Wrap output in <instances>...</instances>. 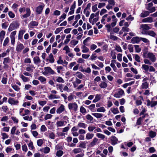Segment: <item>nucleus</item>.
Instances as JSON below:
<instances>
[{"instance_id":"f257e3e1","label":"nucleus","mask_w":157,"mask_h":157,"mask_svg":"<svg viewBox=\"0 0 157 157\" xmlns=\"http://www.w3.org/2000/svg\"><path fill=\"white\" fill-rule=\"evenodd\" d=\"M143 57L148 58L152 62H155L156 60L155 56L151 52H148L147 51H144L143 52Z\"/></svg>"},{"instance_id":"f03ea898","label":"nucleus","mask_w":157,"mask_h":157,"mask_svg":"<svg viewBox=\"0 0 157 157\" xmlns=\"http://www.w3.org/2000/svg\"><path fill=\"white\" fill-rule=\"evenodd\" d=\"M25 11H26V13L21 16V17L22 19L26 18L30 15L31 11L29 8H25V7H22L19 9V11L20 13L24 12Z\"/></svg>"},{"instance_id":"7ed1b4c3","label":"nucleus","mask_w":157,"mask_h":157,"mask_svg":"<svg viewBox=\"0 0 157 157\" xmlns=\"http://www.w3.org/2000/svg\"><path fill=\"white\" fill-rule=\"evenodd\" d=\"M19 26V24L17 21H13L11 23L9 26L8 30L9 32H11L14 29H17Z\"/></svg>"},{"instance_id":"20e7f679","label":"nucleus","mask_w":157,"mask_h":157,"mask_svg":"<svg viewBox=\"0 0 157 157\" xmlns=\"http://www.w3.org/2000/svg\"><path fill=\"white\" fill-rule=\"evenodd\" d=\"M140 29L142 34H145L148 31L147 30L150 29L151 28L147 24H141L140 26Z\"/></svg>"},{"instance_id":"39448f33","label":"nucleus","mask_w":157,"mask_h":157,"mask_svg":"<svg viewBox=\"0 0 157 157\" xmlns=\"http://www.w3.org/2000/svg\"><path fill=\"white\" fill-rule=\"evenodd\" d=\"M68 106L69 109L71 111L76 112L78 110V105L75 102L70 103Z\"/></svg>"},{"instance_id":"423d86ee","label":"nucleus","mask_w":157,"mask_h":157,"mask_svg":"<svg viewBox=\"0 0 157 157\" xmlns=\"http://www.w3.org/2000/svg\"><path fill=\"white\" fill-rule=\"evenodd\" d=\"M124 94V90L121 89H118L117 90L114 96L116 98H120Z\"/></svg>"},{"instance_id":"0eeeda50","label":"nucleus","mask_w":157,"mask_h":157,"mask_svg":"<svg viewBox=\"0 0 157 157\" xmlns=\"http://www.w3.org/2000/svg\"><path fill=\"white\" fill-rule=\"evenodd\" d=\"M108 4L106 6V8L108 10L112 9L115 4L114 0H108Z\"/></svg>"},{"instance_id":"6e6552de","label":"nucleus","mask_w":157,"mask_h":157,"mask_svg":"<svg viewBox=\"0 0 157 157\" xmlns=\"http://www.w3.org/2000/svg\"><path fill=\"white\" fill-rule=\"evenodd\" d=\"M147 106H150L152 108L156 105H157V101H150L149 99H148L147 101Z\"/></svg>"},{"instance_id":"1a4fd4ad","label":"nucleus","mask_w":157,"mask_h":157,"mask_svg":"<svg viewBox=\"0 0 157 157\" xmlns=\"http://www.w3.org/2000/svg\"><path fill=\"white\" fill-rule=\"evenodd\" d=\"M8 102L11 105H17L19 103V101L17 100H15L14 99L10 98L8 100Z\"/></svg>"},{"instance_id":"9d476101","label":"nucleus","mask_w":157,"mask_h":157,"mask_svg":"<svg viewBox=\"0 0 157 157\" xmlns=\"http://www.w3.org/2000/svg\"><path fill=\"white\" fill-rule=\"evenodd\" d=\"M44 70L47 72V73H48L51 75L56 74V73L51 68L49 67H45L44 68Z\"/></svg>"},{"instance_id":"9b49d317","label":"nucleus","mask_w":157,"mask_h":157,"mask_svg":"<svg viewBox=\"0 0 157 157\" xmlns=\"http://www.w3.org/2000/svg\"><path fill=\"white\" fill-rule=\"evenodd\" d=\"M24 48V46L23 44L21 43H20L17 45L16 50L17 52H20Z\"/></svg>"},{"instance_id":"f8f14e48","label":"nucleus","mask_w":157,"mask_h":157,"mask_svg":"<svg viewBox=\"0 0 157 157\" xmlns=\"http://www.w3.org/2000/svg\"><path fill=\"white\" fill-rule=\"evenodd\" d=\"M141 37L136 36L133 37L131 40V42L133 44L138 43L141 41Z\"/></svg>"},{"instance_id":"ddd939ff","label":"nucleus","mask_w":157,"mask_h":157,"mask_svg":"<svg viewBox=\"0 0 157 157\" xmlns=\"http://www.w3.org/2000/svg\"><path fill=\"white\" fill-rule=\"evenodd\" d=\"M150 14V12L146 10L143 11L140 14V17H141L144 18L148 16Z\"/></svg>"},{"instance_id":"4468645a","label":"nucleus","mask_w":157,"mask_h":157,"mask_svg":"<svg viewBox=\"0 0 157 157\" xmlns=\"http://www.w3.org/2000/svg\"><path fill=\"white\" fill-rule=\"evenodd\" d=\"M111 144L113 145H114L117 143L118 139L114 136H112L111 138Z\"/></svg>"},{"instance_id":"2eb2a0df","label":"nucleus","mask_w":157,"mask_h":157,"mask_svg":"<svg viewBox=\"0 0 157 157\" xmlns=\"http://www.w3.org/2000/svg\"><path fill=\"white\" fill-rule=\"evenodd\" d=\"M98 140V139L97 138H94L92 142L90 143V146L92 147L96 145L97 144Z\"/></svg>"},{"instance_id":"dca6fc26","label":"nucleus","mask_w":157,"mask_h":157,"mask_svg":"<svg viewBox=\"0 0 157 157\" xmlns=\"http://www.w3.org/2000/svg\"><path fill=\"white\" fill-rule=\"evenodd\" d=\"M142 21L144 23H151L153 21V19L152 17H149L143 19Z\"/></svg>"},{"instance_id":"f3484780","label":"nucleus","mask_w":157,"mask_h":157,"mask_svg":"<svg viewBox=\"0 0 157 157\" xmlns=\"http://www.w3.org/2000/svg\"><path fill=\"white\" fill-rule=\"evenodd\" d=\"M44 6L42 5H40L38 6L36 10V12L38 14H40L43 10Z\"/></svg>"},{"instance_id":"a211bd4d","label":"nucleus","mask_w":157,"mask_h":157,"mask_svg":"<svg viewBox=\"0 0 157 157\" xmlns=\"http://www.w3.org/2000/svg\"><path fill=\"white\" fill-rule=\"evenodd\" d=\"M28 67L26 68V70L29 72H32L33 70L35 68V67L32 65H29Z\"/></svg>"},{"instance_id":"6ab92c4d","label":"nucleus","mask_w":157,"mask_h":157,"mask_svg":"<svg viewBox=\"0 0 157 157\" xmlns=\"http://www.w3.org/2000/svg\"><path fill=\"white\" fill-rule=\"evenodd\" d=\"M64 106L63 105H61L56 110V112L57 113L60 114L64 110Z\"/></svg>"},{"instance_id":"aec40b11","label":"nucleus","mask_w":157,"mask_h":157,"mask_svg":"<svg viewBox=\"0 0 157 157\" xmlns=\"http://www.w3.org/2000/svg\"><path fill=\"white\" fill-rule=\"evenodd\" d=\"M78 42V40H73L71 41L70 43V46L71 47L73 48L75 46Z\"/></svg>"},{"instance_id":"412c9836","label":"nucleus","mask_w":157,"mask_h":157,"mask_svg":"<svg viewBox=\"0 0 157 157\" xmlns=\"http://www.w3.org/2000/svg\"><path fill=\"white\" fill-rule=\"evenodd\" d=\"M101 97V94H97L96 95L95 98L93 101L94 103L100 100Z\"/></svg>"},{"instance_id":"4be33fe9","label":"nucleus","mask_w":157,"mask_h":157,"mask_svg":"<svg viewBox=\"0 0 157 157\" xmlns=\"http://www.w3.org/2000/svg\"><path fill=\"white\" fill-rule=\"evenodd\" d=\"M38 23L36 21H32L29 24V27L30 28H33V26H37Z\"/></svg>"},{"instance_id":"5701e85b","label":"nucleus","mask_w":157,"mask_h":157,"mask_svg":"<svg viewBox=\"0 0 157 157\" xmlns=\"http://www.w3.org/2000/svg\"><path fill=\"white\" fill-rule=\"evenodd\" d=\"M60 98L59 96L53 94H50L48 96V98L49 99L51 100L54 99H58Z\"/></svg>"},{"instance_id":"b1692460","label":"nucleus","mask_w":157,"mask_h":157,"mask_svg":"<svg viewBox=\"0 0 157 157\" xmlns=\"http://www.w3.org/2000/svg\"><path fill=\"white\" fill-rule=\"evenodd\" d=\"M25 32V31L24 30H21L19 31L18 36L19 40H21L22 39L23 35Z\"/></svg>"},{"instance_id":"393cba45","label":"nucleus","mask_w":157,"mask_h":157,"mask_svg":"<svg viewBox=\"0 0 157 157\" xmlns=\"http://www.w3.org/2000/svg\"><path fill=\"white\" fill-rule=\"evenodd\" d=\"M5 34L6 32L2 30L1 31L0 33V40L1 42L2 41Z\"/></svg>"},{"instance_id":"a878e982","label":"nucleus","mask_w":157,"mask_h":157,"mask_svg":"<svg viewBox=\"0 0 157 157\" xmlns=\"http://www.w3.org/2000/svg\"><path fill=\"white\" fill-rule=\"evenodd\" d=\"M33 60L34 63L36 64H38L40 63L41 62V60L38 56L34 57Z\"/></svg>"},{"instance_id":"bb28decb","label":"nucleus","mask_w":157,"mask_h":157,"mask_svg":"<svg viewBox=\"0 0 157 157\" xmlns=\"http://www.w3.org/2000/svg\"><path fill=\"white\" fill-rule=\"evenodd\" d=\"M82 150L80 148H76L73 150L72 152L75 154H77L78 153L81 152Z\"/></svg>"},{"instance_id":"cd10ccee","label":"nucleus","mask_w":157,"mask_h":157,"mask_svg":"<svg viewBox=\"0 0 157 157\" xmlns=\"http://www.w3.org/2000/svg\"><path fill=\"white\" fill-rule=\"evenodd\" d=\"M100 88L103 89L105 88L107 86V84L104 81H102L99 84Z\"/></svg>"},{"instance_id":"c85d7f7f","label":"nucleus","mask_w":157,"mask_h":157,"mask_svg":"<svg viewBox=\"0 0 157 157\" xmlns=\"http://www.w3.org/2000/svg\"><path fill=\"white\" fill-rule=\"evenodd\" d=\"M145 35H148L153 37H155L156 35L155 32L152 30L148 31Z\"/></svg>"},{"instance_id":"c756f323","label":"nucleus","mask_w":157,"mask_h":157,"mask_svg":"<svg viewBox=\"0 0 157 157\" xmlns=\"http://www.w3.org/2000/svg\"><path fill=\"white\" fill-rule=\"evenodd\" d=\"M49 61L50 63H51L54 62L55 59L52 53H50L49 55Z\"/></svg>"},{"instance_id":"7c9ffc66","label":"nucleus","mask_w":157,"mask_h":157,"mask_svg":"<svg viewBox=\"0 0 157 157\" xmlns=\"http://www.w3.org/2000/svg\"><path fill=\"white\" fill-rule=\"evenodd\" d=\"M149 66L146 64H143L142 66V68L144 70L145 72L148 71L149 69Z\"/></svg>"},{"instance_id":"2f4dec72","label":"nucleus","mask_w":157,"mask_h":157,"mask_svg":"<svg viewBox=\"0 0 157 157\" xmlns=\"http://www.w3.org/2000/svg\"><path fill=\"white\" fill-rule=\"evenodd\" d=\"M92 114L97 118H101L103 117V114L100 113H92Z\"/></svg>"},{"instance_id":"473e14b6","label":"nucleus","mask_w":157,"mask_h":157,"mask_svg":"<svg viewBox=\"0 0 157 157\" xmlns=\"http://www.w3.org/2000/svg\"><path fill=\"white\" fill-rule=\"evenodd\" d=\"M87 126V124H86L82 123V122H79L77 126L79 128H86Z\"/></svg>"},{"instance_id":"72a5a7b5","label":"nucleus","mask_w":157,"mask_h":157,"mask_svg":"<svg viewBox=\"0 0 157 157\" xmlns=\"http://www.w3.org/2000/svg\"><path fill=\"white\" fill-rule=\"evenodd\" d=\"M94 136L93 134H91L90 133H87L86 135V140H90Z\"/></svg>"},{"instance_id":"f704fd0d","label":"nucleus","mask_w":157,"mask_h":157,"mask_svg":"<svg viewBox=\"0 0 157 157\" xmlns=\"http://www.w3.org/2000/svg\"><path fill=\"white\" fill-rule=\"evenodd\" d=\"M64 121H58L56 123L57 127H62L64 125Z\"/></svg>"},{"instance_id":"c9c22d12","label":"nucleus","mask_w":157,"mask_h":157,"mask_svg":"<svg viewBox=\"0 0 157 157\" xmlns=\"http://www.w3.org/2000/svg\"><path fill=\"white\" fill-rule=\"evenodd\" d=\"M56 78V81L59 83H64V81L63 79L61 77H57Z\"/></svg>"},{"instance_id":"e433bc0d","label":"nucleus","mask_w":157,"mask_h":157,"mask_svg":"<svg viewBox=\"0 0 157 157\" xmlns=\"http://www.w3.org/2000/svg\"><path fill=\"white\" fill-rule=\"evenodd\" d=\"M96 136L98 138L101 139L102 140H104L105 137V136L104 135L100 133H98L96 134Z\"/></svg>"},{"instance_id":"4c0bfd02","label":"nucleus","mask_w":157,"mask_h":157,"mask_svg":"<svg viewBox=\"0 0 157 157\" xmlns=\"http://www.w3.org/2000/svg\"><path fill=\"white\" fill-rule=\"evenodd\" d=\"M81 82V81L78 79L77 78H76L75 81L73 82V84L75 87H76V84H79Z\"/></svg>"},{"instance_id":"58836bf2","label":"nucleus","mask_w":157,"mask_h":157,"mask_svg":"<svg viewBox=\"0 0 157 157\" xmlns=\"http://www.w3.org/2000/svg\"><path fill=\"white\" fill-rule=\"evenodd\" d=\"M28 146L29 149L33 150L35 149V147L33 145V142L31 141H30L29 143L28 144Z\"/></svg>"},{"instance_id":"ea45409f","label":"nucleus","mask_w":157,"mask_h":157,"mask_svg":"<svg viewBox=\"0 0 157 157\" xmlns=\"http://www.w3.org/2000/svg\"><path fill=\"white\" fill-rule=\"evenodd\" d=\"M38 79L40 80L41 82L45 83V82L46 80V79L44 77L42 76H39L38 78Z\"/></svg>"},{"instance_id":"a19ab883","label":"nucleus","mask_w":157,"mask_h":157,"mask_svg":"<svg viewBox=\"0 0 157 157\" xmlns=\"http://www.w3.org/2000/svg\"><path fill=\"white\" fill-rule=\"evenodd\" d=\"M105 111L106 110L104 107H99L97 110V112H105Z\"/></svg>"},{"instance_id":"79ce46f5","label":"nucleus","mask_w":157,"mask_h":157,"mask_svg":"<svg viewBox=\"0 0 157 157\" xmlns=\"http://www.w3.org/2000/svg\"><path fill=\"white\" fill-rule=\"evenodd\" d=\"M141 87L142 89H147L148 87V84L147 82L142 83Z\"/></svg>"},{"instance_id":"37998d69","label":"nucleus","mask_w":157,"mask_h":157,"mask_svg":"<svg viewBox=\"0 0 157 157\" xmlns=\"http://www.w3.org/2000/svg\"><path fill=\"white\" fill-rule=\"evenodd\" d=\"M20 77L24 82H26L29 80V79L28 78L25 77L23 75H20Z\"/></svg>"},{"instance_id":"c03bdc74","label":"nucleus","mask_w":157,"mask_h":157,"mask_svg":"<svg viewBox=\"0 0 157 157\" xmlns=\"http://www.w3.org/2000/svg\"><path fill=\"white\" fill-rule=\"evenodd\" d=\"M112 112L114 114H116L119 113V111L117 108H113L111 109Z\"/></svg>"},{"instance_id":"a18cd8bd","label":"nucleus","mask_w":157,"mask_h":157,"mask_svg":"<svg viewBox=\"0 0 157 157\" xmlns=\"http://www.w3.org/2000/svg\"><path fill=\"white\" fill-rule=\"evenodd\" d=\"M82 52L83 53L87 52L89 51L88 48L85 46H83L82 47Z\"/></svg>"},{"instance_id":"49530a36","label":"nucleus","mask_w":157,"mask_h":157,"mask_svg":"<svg viewBox=\"0 0 157 157\" xmlns=\"http://www.w3.org/2000/svg\"><path fill=\"white\" fill-rule=\"evenodd\" d=\"M156 135V133L152 131L150 132L149 133V136L151 138H153L155 137Z\"/></svg>"},{"instance_id":"de8ad7c7","label":"nucleus","mask_w":157,"mask_h":157,"mask_svg":"<svg viewBox=\"0 0 157 157\" xmlns=\"http://www.w3.org/2000/svg\"><path fill=\"white\" fill-rule=\"evenodd\" d=\"M49 137L52 139H54L55 138V134L52 132H50L48 133Z\"/></svg>"},{"instance_id":"09e8293b","label":"nucleus","mask_w":157,"mask_h":157,"mask_svg":"<svg viewBox=\"0 0 157 157\" xmlns=\"http://www.w3.org/2000/svg\"><path fill=\"white\" fill-rule=\"evenodd\" d=\"M9 41L10 40L9 38L8 37H6L4 40L3 46H6L9 43Z\"/></svg>"},{"instance_id":"8fccbe9b","label":"nucleus","mask_w":157,"mask_h":157,"mask_svg":"<svg viewBox=\"0 0 157 157\" xmlns=\"http://www.w3.org/2000/svg\"><path fill=\"white\" fill-rule=\"evenodd\" d=\"M79 147L83 148H85L86 147V143L85 142H82L80 144Z\"/></svg>"},{"instance_id":"3c124183","label":"nucleus","mask_w":157,"mask_h":157,"mask_svg":"<svg viewBox=\"0 0 157 157\" xmlns=\"http://www.w3.org/2000/svg\"><path fill=\"white\" fill-rule=\"evenodd\" d=\"M63 50L66 51V53L68 54L70 52V49L67 45L65 46L63 48Z\"/></svg>"},{"instance_id":"603ef678","label":"nucleus","mask_w":157,"mask_h":157,"mask_svg":"<svg viewBox=\"0 0 157 157\" xmlns=\"http://www.w3.org/2000/svg\"><path fill=\"white\" fill-rule=\"evenodd\" d=\"M136 52H140L141 51V49L139 47V46L138 45H134Z\"/></svg>"},{"instance_id":"864d4df0","label":"nucleus","mask_w":157,"mask_h":157,"mask_svg":"<svg viewBox=\"0 0 157 157\" xmlns=\"http://www.w3.org/2000/svg\"><path fill=\"white\" fill-rule=\"evenodd\" d=\"M86 118L90 121H92L93 120V118L90 114H87L86 116Z\"/></svg>"},{"instance_id":"5fc2aeb1","label":"nucleus","mask_w":157,"mask_h":157,"mask_svg":"<svg viewBox=\"0 0 157 157\" xmlns=\"http://www.w3.org/2000/svg\"><path fill=\"white\" fill-rule=\"evenodd\" d=\"M9 25V24L8 22H6L3 23L2 24V27L3 29H6Z\"/></svg>"},{"instance_id":"6e6d98bb","label":"nucleus","mask_w":157,"mask_h":157,"mask_svg":"<svg viewBox=\"0 0 157 157\" xmlns=\"http://www.w3.org/2000/svg\"><path fill=\"white\" fill-rule=\"evenodd\" d=\"M63 153V152L61 150L58 151L56 153V155L58 157H61L62 156Z\"/></svg>"},{"instance_id":"4d7b16f0","label":"nucleus","mask_w":157,"mask_h":157,"mask_svg":"<svg viewBox=\"0 0 157 157\" xmlns=\"http://www.w3.org/2000/svg\"><path fill=\"white\" fill-rule=\"evenodd\" d=\"M134 58L135 60L138 62H140V57L137 54L134 55Z\"/></svg>"},{"instance_id":"13d9d810","label":"nucleus","mask_w":157,"mask_h":157,"mask_svg":"<svg viewBox=\"0 0 157 157\" xmlns=\"http://www.w3.org/2000/svg\"><path fill=\"white\" fill-rule=\"evenodd\" d=\"M76 76L80 79H82L83 77L82 74L79 72H76Z\"/></svg>"},{"instance_id":"bf43d9fd","label":"nucleus","mask_w":157,"mask_h":157,"mask_svg":"<svg viewBox=\"0 0 157 157\" xmlns=\"http://www.w3.org/2000/svg\"><path fill=\"white\" fill-rule=\"evenodd\" d=\"M10 60V59L9 57L5 58L4 59V61L3 64L5 65V64L8 63H9Z\"/></svg>"},{"instance_id":"052dcab7","label":"nucleus","mask_w":157,"mask_h":157,"mask_svg":"<svg viewBox=\"0 0 157 157\" xmlns=\"http://www.w3.org/2000/svg\"><path fill=\"white\" fill-rule=\"evenodd\" d=\"M80 111L82 113H86V109L82 106L80 107Z\"/></svg>"},{"instance_id":"680f3d73","label":"nucleus","mask_w":157,"mask_h":157,"mask_svg":"<svg viewBox=\"0 0 157 157\" xmlns=\"http://www.w3.org/2000/svg\"><path fill=\"white\" fill-rule=\"evenodd\" d=\"M37 145L40 147L41 146L43 143V141L42 139H40L37 140Z\"/></svg>"},{"instance_id":"e2e57ef3","label":"nucleus","mask_w":157,"mask_h":157,"mask_svg":"<svg viewBox=\"0 0 157 157\" xmlns=\"http://www.w3.org/2000/svg\"><path fill=\"white\" fill-rule=\"evenodd\" d=\"M8 15L11 18H14L15 16L14 14L11 11H10L9 12Z\"/></svg>"},{"instance_id":"0e129e2a","label":"nucleus","mask_w":157,"mask_h":157,"mask_svg":"<svg viewBox=\"0 0 157 157\" xmlns=\"http://www.w3.org/2000/svg\"><path fill=\"white\" fill-rule=\"evenodd\" d=\"M50 150V148L48 147H46L44 149L43 152L44 153H48L49 152Z\"/></svg>"},{"instance_id":"69168bd1","label":"nucleus","mask_w":157,"mask_h":157,"mask_svg":"<svg viewBox=\"0 0 157 157\" xmlns=\"http://www.w3.org/2000/svg\"><path fill=\"white\" fill-rule=\"evenodd\" d=\"M128 49L130 52H133V45L132 44H129L128 45Z\"/></svg>"},{"instance_id":"338daca9","label":"nucleus","mask_w":157,"mask_h":157,"mask_svg":"<svg viewBox=\"0 0 157 157\" xmlns=\"http://www.w3.org/2000/svg\"><path fill=\"white\" fill-rule=\"evenodd\" d=\"M144 63L146 64H148L151 65L152 64L151 62L149 59H144Z\"/></svg>"},{"instance_id":"774afa93","label":"nucleus","mask_w":157,"mask_h":157,"mask_svg":"<svg viewBox=\"0 0 157 157\" xmlns=\"http://www.w3.org/2000/svg\"><path fill=\"white\" fill-rule=\"evenodd\" d=\"M63 28V27H61L57 28L55 31V34H57L59 33L62 30Z\"/></svg>"}]
</instances>
